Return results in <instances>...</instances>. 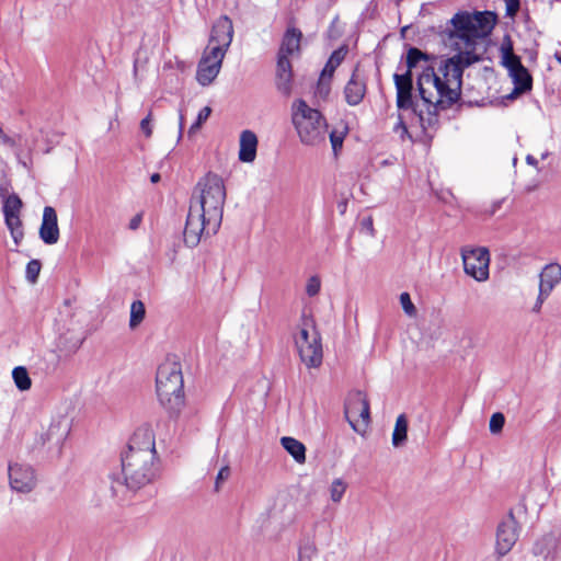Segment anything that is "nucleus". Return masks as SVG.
<instances>
[{"mask_svg": "<svg viewBox=\"0 0 561 561\" xmlns=\"http://www.w3.org/2000/svg\"><path fill=\"white\" fill-rule=\"evenodd\" d=\"M362 225L367 230H369L371 234L374 233V225H373V219L370 217L363 219Z\"/></svg>", "mask_w": 561, "mask_h": 561, "instance_id": "48", "label": "nucleus"}, {"mask_svg": "<svg viewBox=\"0 0 561 561\" xmlns=\"http://www.w3.org/2000/svg\"><path fill=\"white\" fill-rule=\"evenodd\" d=\"M321 288V282L318 276H311L306 285V293L309 297H313L319 294Z\"/></svg>", "mask_w": 561, "mask_h": 561, "instance_id": "39", "label": "nucleus"}, {"mask_svg": "<svg viewBox=\"0 0 561 561\" xmlns=\"http://www.w3.org/2000/svg\"><path fill=\"white\" fill-rule=\"evenodd\" d=\"M344 57H345V51H343V49L334 50L331 54L329 60L327 61L322 72H321V76L327 77L329 80H331L335 69L341 65Z\"/></svg>", "mask_w": 561, "mask_h": 561, "instance_id": "26", "label": "nucleus"}, {"mask_svg": "<svg viewBox=\"0 0 561 561\" xmlns=\"http://www.w3.org/2000/svg\"><path fill=\"white\" fill-rule=\"evenodd\" d=\"M0 146H4V147L11 148V149L16 147L15 139L8 136L1 127H0Z\"/></svg>", "mask_w": 561, "mask_h": 561, "instance_id": "44", "label": "nucleus"}, {"mask_svg": "<svg viewBox=\"0 0 561 561\" xmlns=\"http://www.w3.org/2000/svg\"><path fill=\"white\" fill-rule=\"evenodd\" d=\"M276 87L283 95H290L293 89V68L289 58L277 57Z\"/></svg>", "mask_w": 561, "mask_h": 561, "instance_id": "15", "label": "nucleus"}, {"mask_svg": "<svg viewBox=\"0 0 561 561\" xmlns=\"http://www.w3.org/2000/svg\"><path fill=\"white\" fill-rule=\"evenodd\" d=\"M463 270L478 282L489 278L490 253L486 248L462 250Z\"/></svg>", "mask_w": 561, "mask_h": 561, "instance_id": "6", "label": "nucleus"}, {"mask_svg": "<svg viewBox=\"0 0 561 561\" xmlns=\"http://www.w3.org/2000/svg\"><path fill=\"white\" fill-rule=\"evenodd\" d=\"M39 237L46 244H55L59 240L57 213L51 206H46L43 210Z\"/></svg>", "mask_w": 561, "mask_h": 561, "instance_id": "13", "label": "nucleus"}, {"mask_svg": "<svg viewBox=\"0 0 561 561\" xmlns=\"http://www.w3.org/2000/svg\"><path fill=\"white\" fill-rule=\"evenodd\" d=\"M122 472L128 490L137 491L159 476L154 434L149 426L135 431L127 450L122 455Z\"/></svg>", "mask_w": 561, "mask_h": 561, "instance_id": "3", "label": "nucleus"}, {"mask_svg": "<svg viewBox=\"0 0 561 561\" xmlns=\"http://www.w3.org/2000/svg\"><path fill=\"white\" fill-rule=\"evenodd\" d=\"M504 423L505 417L502 413L496 412L492 414L489 424L490 432L493 434L500 433L503 430Z\"/></svg>", "mask_w": 561, "mask_h": 561, "instance_id": "37", "label": "nucleus"}, {"mask_svg": "<svg viewBox=\"0 0 561 561\" xmlns=\"http://www.w3.org/2000/svg\"><path fill=\"white\" fill-rule=\"evenodd\" d=\"M299 559H300V561H302V552L301 551H300Z\"/></svg>", "mask_w": 561, "mask_h": 561, "instance_id": "55", "label": "nucleus"}, {"mask_svg": "<svg viewBox=\"0 0 561 561\" xmlns=\"http://www.w3.org/2000/svg\"><path fill=\"white\" fill-rule=\"evenodd\" d=\"M280 444L284 449L298 462L306 461V447L305 445L294 437H282Z\"/></svg>", "mask_w": 561, "mask_h": 561, "instance_id": "22", "label": "nucleus"}, {"mask_svg": "<svg viewBox=\"0 0 561 561\" xmlns=\"http://www.w3.org/2000/svg\"><path fill=\"white\" fill-rule=\"evenodd\" d=\"M557 548V539L552 534H548L539 538L534 547L533 553L537 557H541L543 560H547L551 556H553Z\"/></svg>", "mask_w": 561, "mask_h": 561, "instance_id": "21", "label": "nucleus"}, {"mask_svg": "<svg viewBox=\"0 0 561 561\" xmlns=\"http://www.w3.org/2000/svg\"><path fill=\"white\" fill-rule=\"evenodd\" d=\"M9 479L11 488L21 493H28L36 486L35 472L28 465H10Z\"/></svg>", "mask_w": 561, "mask_h": 561, "instance_id": "11", "label": "nucleus"}, {"mask_svg": "<svg viewBox=\"0 0 561 561\" xmlns=\"http://www.w3.org/2000/svg\"><path fill=\"white\" fill-rule=\"evenodd\" d=\"M230 476V468L228 466H225L222 467L217 477H216V482H215V490L216 491H219V488H220V483L222 481H225L226 479H228V477Z\"/></svg>", "mask_w": 561, "mask_h": 561, "instance_id": "42", "label": "nucleus"}, {"mask_svg": "<svg viewBox=\"0 0 561 561\" xmlns=\"http://www.w3.org/2000/svg\"><path fill=\"white\" fill-rule=\"evenodd\" d=\"M198 196H193L184 228V242L196 247L203 236L215 234L222 220L226 187L221 176L208 172L196 185Z\"/></svg>", "mask_w": 561, "mask_h": 561, "instance_id": "2", "label": "nucleus"}, {"mask_svg": "<svg viewBox=\"0 0 561 561\" xmlns=\"http://www.w3.org/2000/svg\"><path fill=\"white\" fill-rule=\"evenodd\" d=\"M547 153H542V159H546L547 158Z\"/></svg>", "mask_w": 561, "mask_h": 561, "instance_id": "54", "label": "nucleus"}, {"mask_svg": "<svg viewBox=\"0 0 561 561\" xmlns=\"http://www.w3.org/2000/svg\"><path fill=\"white\" fill-rule=\"evenodd\" d=\"M291 123L300 141L306 146L325 144L328 123L317 108L310 107L302 99L296 100L291 105Z\"/></svg>", "mask_w": 561, "mask_h": 561, "instance_id": "5", "label": "nucleus"}, {"mask_svg": "<svg viewBox=\"0 0 561 561\" xmlns=\"http://www.w3.org/2000/svg\"><path fill=\"white\" fill-rule=\"evenodd\" d=\"M301 362L308 368H317L322 364L323 352L319 332L312 334L310 344L297 348Z\"/></svg>", "mask_w": 561, "mask_h": 561, "instance_id": "12", "label": "nucleus"}, {"mask_svg": "<svg viewBox=\"0 0 561 561\" xmlns=\"http://www.w3.org/2000/svg\"><path fill=\"white\" fill-rule=\"evenodd\" d=\"M520 531L513 511L499 524L496 529V552L500 557L507 554L515 546Z\"/></svg>", "mask_w": 561, "mask_h": 561, "instance_id": "9", "label": "nucleus"}, {"mask_svg": "<svg viewBox=\"0 0 561 561\" xmlns=\"http://www.w3.org/2000/svg\"><path fill=\"white\" fill-rule=\"evenodd\" d=\"M180 136L182 135L183 125H184V115L180 113Z\"/></svg>", "mask_w": 561, "mask_h": 561, "instance_id": "52", "label": "nucleus"}, {"mask_svg": "<svg viewBox=\"0 0 561 561\" xmlns=\"http://www.w3.org/2000/svg\"><path fill=\"white\" fill-rule=\"evenodd\" d=\"M331 146L333 151L336 153L339 149L343 146L344 136L337 135L335 131H331L329 134Z\"/></svg>", "mask_w": 561, "mask_h": 561, "instance_id": "40", "label": "nucleus"}, {"mask_svg": "<svg viewBox=\"0 0 561 561\" xmlns=\"http://www.w3.org/2000/svg\"><path fill=\"white\" fill-rule=\"evenodd\" d=\"M503 51V65L507 68L508 72L516 71L519 67H524L520 58L513 53L512 46H502Z\"/></svg>", "mask_w": 561, "mask_h": 561, "instance_id": "28", "label": "nucleus"}, {"mask_svg": "<svg viewBox=\"0 0 561 561\" xmlns=\"http://www.w3.org/2000/svg\"><path fill=\"white\" fill-rule=\"evenodd\" d=\"M140 222H141V215H140V214H138V215L134 216V217L130 219V221H129V228H130L131 230H136V229L139 227Z\"/></svg>", "mask_w": 561, "mask_h": 561, "instance_id": "47", "label": "nucleus"}, {"mask_svg": "<svg viewBox=\"0 0 561 561\" xmlns=\"http://www.w3.org/2000/svg\"><path fill=\"white\" fill-rule=\"evenodd\" d=\"M84 336L82 335H70L64 334L59 337L58 347L61 352L67 355L75 354L83 344Z\"/></svg>", "mask_w": 561, "mask_h": 561, "instance_id": "23", "label": "nucleus"}, {"mask_svg": "<svg viewBox=\"0 0 561 561\" xmlns=\"http://www.w3.org/2000/svg\"><path fill=\"white\" fill-rule=\"evenodd\" d=\"M67 434H68L67 430H64L62 432H60L59 424H51L46 433V436H47V440H50L56 436V444H61Z\"/></svg>", "mask_w": 561, "mask_h": 561, "instance_id": "36", "label": "nucleus"}, {"mask_svg": "<svg viewBox=\"0 0 561 561\" xmlns=\"http://www.w3.org/2000/svg\"><path fill=\"white\" fill-rule=\"evenodd\" d=\"M330 83L331 80H329L327 77L320 76L317 84L316 95L322 100H327L331 91Z\"/></svg>", "mask_w": 561, "mask_h": 561, "instance_id": "35", "label": "nucleus"}, {"mask_svg": "<svg viewBox=\"0 0 561 561\" xmlns=\"http://www.w3.org/2000/svg\"><path fill=\"white\" fill-rule=\"evenodd\" d=\"M345 491H346L345 482L342 481L341 479H335L332 482L331 488H330L331 500L335 503H339L342 500Z\"/></svg>", "mask_w": 561, "mask_h": 561, "instance_id": "32", "label": "nucleus"}, {"mask_svg": "<svg viewBox=\"0 0 561 561\" xmlns=\"http://www.w3.org/2000/svg\"><path fill=\"white\" fill-rule=\"evenodd\" d=\"M146 309L145 305L140 300L133 301L130 306V318H129V327L131 329L137 328L142 320L145 319Z\"/></svg>", "mask_w": 561, "mask_h": 561, "instance_id": "30", "label": "nucleus"}, {"mask_svg": "<svg viewBox=\"0 0 561 561\" xmlns=\"http://www.w3.org/2000/svg\"><path fill=\"white\" fill-rule=\"evenodd\" d=\"M366 94V81L359 75L358 66L354 69L348 82L344 88L345 101L348 105H358Z\"/></svg>", "mask_w": 561, "mask_h": 561, "instance_id": "14", "label": "nucleus"}, {"mask_svg": "<svg viewBox=\"0 0 561 561\" xmlns=\"http://www.w3.org/2000/svg\"><path fill=\"white\" fill-rule=\"evenodd\" d=\"M554 58H556V60L561 65V54L556 53V54H554Z\"/></svg>", "mask_w": 561, "mask_h": 561, "instance_id": "53", "label": "nucleus"}, {"mask_svg": "<svg viewBox=\"0 0 561 561\" xmlns=\"http://www.w3.org/2000/svg\"><path fill=\"white\" fill-rule=\"evenodd\" d=\"M408 420L404 414L397 417L394 430L392 433V444L394 447L403 445L407 440Z\"/></svg>", "mask_w": 561, "mask_h": 561, "instance_id": "24", "label": "nucleus"}, {"mask_svg": "<svg viewBox=\"0 0 561 561\" xmlns=\"http://www.w3.org/2000/svg\"><path fill=\"white\" fill-rule=\"evenodd\" d=\"M233 38L232 21L227 15H221L213 25L208 46L206 48H219L226 55Z\"/></svg>", "mask_w": 561, "mask_h": 561, "instance_id": "10", "label": "nucleus"}, {"mask_svg": "<svg viewBox=\"0 0 561 561\" xmlns=\"http://www.w3.org/2000/svg\"><path fill=\"white\" fill-rule=\"evenodd\" d=\"M519 9V0H506L507 14L513 15Z\"/></svg>", "mask_w": 561, "mask_h": 561, "instance_id": "45", "label": "nucleus"}, {"mask_svg": "<svg viewBox=\"0 0 561 561\" xmlns=\"http://www.w3.org/2000/svg\"><path fill=\"white\" fill-rule=\"evenodd\" d=\"M510 75L513 78V83L515 85L514 91L510 95V98H513L514 94H522L531 90L533 77L525 66L519 67L516 71Z\"/></svg>", "mask_w": 561, "mask_h": 561, "instance_id": "19", "label": "nucleus"}, {"mask_svg": "<svg viewBox=\"0 0 561 561\" xmlns=\"http://www.w3.org/2000/svg\"><path fill=\"white\" fill-rule=\"evenodd\" d=\"M427 54L416 47H410L407 53V71H411L421 60H427Z\"/></svg>", "mask_w": 561, "mask_h": 561, "instance_id": "31", "label": "nucleus"}, {"mask_svg": "<svg viewBox=\"0 0 561 561\" xmlns=\"http://www.w3.org/2000/svg\"><path fill=\"white\" fill-rule=\"evenodd\" d=\"M224 58L219 48H205L196 71V80L199 84L208 85L217 78Z\"/></svg>", "mask_w": 561, "mask_h": 561, "instance_id": "8", "label": "nucleus"}, {"mask_svg": "<svg viewBox=\"0 0 561 561\" xmlns=\"http://www.w3.org/2000/svg\"><path fill=\"white\" fill-rule=\"evenodd\" d=\"M12 377L15 382V386L21 391L28 390L32 386L31 378L25 367L18 366L12 371Z\"/></svg>", "mask_w": 561, "mask_h": 561, "instance_id": "29", "label": "nucleus"}, {"mask_svg": "<svg viewBox=\"0 0 561 561\" xmlns=\"http://www.w3.org/2000/svg\"><path fill=\"white\" fill-rule=\"evenodd\" d=\"M4 222L10 230L14 243L18 245L24 237L20 215L4 216Z\"/></svg>", "mask_w": 561, "mask_h": 561, "instance_id": "25", "label": "nucleus"}, {"mask_svg": "<svg viewBox=\"0 0 561 561\" xmlns=\"http://www.w3.org/2000/svg\"><path fill=\"white\" fill-rule=\"evenodd\" d=\"M539 276V291L542 295H550L553 288L561 282V265L558 263L547 264Z\"/></svg>", "mask_w": 561, "mask_h": 561, "instance_id": "17", "label": "nucleus"}, {"mask_svg": "<svg viewBox=\"0 0 561 561\" xmlns=\"http://www.w3.org/2000/svg\"><path fill=\"white\" fill-rule=\"evenodd\" d=\"M314 332H318V331L316 329L312 318H310L304 313L301 316V323H300L299 331L294 336L296 347L298 348L306 344H310L312 334Z\"/></svg>", "mask_w": 561, "mask_h": 561, "instance_id": "20", "label": "nucleus"}, {"mask_svg": "<svg viewBox=\"0 0 561 561\" xmlns=\"http://www.w3.org/2000/svg\"><path fill=\"white\" fill-rule=\"evenodd\" d=\"M549 297V295H542L541 291H539L538 294V297H537V300H536V304L535 306L533 307V311L534 312H539V310L541 309V306L543 304V301Z\"/></svg>", "mask_w": 561, "mask_h": 561, "instance_id": "46", "label": "nucleus"}, {"mask_svg": "<svg viewBox=\"0 0 561 561\" xmlns=\"http://www.w3.org/2000/svg\"><path fill=\"white\" fill-rule=\"evenodd\" d=\"M210 114H211V108L209 106L203 107L198 112L196 121L191 125V127L188 129V135L192 136L193 134H195L201 128L203 123H205L208 119Z\"/></svg>", "mask_w": 561, "mask_h": 561, "instance_id": "33", "label": "nucleus"}, {"mask_svg": "<svg viewBox=\"0 0 561 561\" xmlns=\"http://www.w3.org/2000/svg\"><path fill=\"white\" fill-rule=\"evenodd\" d=\"M42 264L38 260H31L25 270V277L30 283H35L38 278Z\"/></svg>", "mask_w": 561, "mask_h": 561, "instance_id": "34", "label": "nucleus"}, {"mask_svg": "<svg viewBox=\"0 0 561 561\" xmlns=\"http://www.w3.org/2000/svg\"><path fill=\"white\" fill-rule=\"evenodd\" d=\"M394 133L400 134V138L403 140L407 136H409L408 127L402 118L401 115H399V121L393 127Z\"/></svg>", "mask_w": 561, "mask_h": 561, "instance_id": "43", "label": "nucleus"}, {"mask_svg": "<svg viewBox=\"0 0 561 561\" xmlns=\"http://www.w3.org/2000/svg\"><path fill=\"white\" fill-rule=\"evenodd\" d=\"M23 203L19 195L12 193L3 198V216L21 215Z\"/></svg>", "mask_w": 561, "mask_h": 561, "instance_id": "27", "label": "nucleus"}, {"mask_svg": "<svg viewBox=\"0 0 561 561\" xmlns=\"http://www.w3.org/2000/svg\"><path fill=\"white\" fill-rule=\"evenodd\" d=\"M344 415L355 432H359L356 425L359 420L365 426L368 425L370 420L369 402L363 391L355 390L348 393L344 404Z\"/></svg>", "mask_w": 561, "mask_h": 561, "instance_id": "7", "label": "nucleus"}, {"mask_svg": "<svg viewBox=\"0 0 561 561\" xmlns=\"http://www.w3.org/2000/svg\"><path fill=\"white\" fill-rule=\"evenodd\" d=\"M502 206V201H496L492 204L491 209L488 211L490 216L494 215Z\"/></svg>", "mask_w": 561, "mask_h": 561, "instance_id": "49", "label": "nucleus"}, {"mask_svg": "<svg viewBox=\"0 0 561 561\" xmlns=\"http://www.w3.org/2000/svg\"><path fill=\"white\" fill-rule=\"evenodd\" d=\"M161 176L159 173H153L151 176H150V181L152 183H158L160 181Z\"/></svg>", "mask_w": 561, "mask_h": 561, "instance_id": "51", "label": "nucleus"}, {"mask_svg": "<svg viewBox=\"0 0 561 561\" xmlns=\"http://www.w3.org/2000/svg\"><path fill=\"white\" fill-rule=\"evenodd\" d=\"M526 162L529 164V165H534V167H537L538 164V161L535 157H533L531 154H528L526 157Z\"/></svg>", "mask_w": 561, "mask_h": 561, "instance_id": "50", "label": "nucleus"}, {"mask_svg": "<svg viewBox=\"0 0 561 561\" xmlns=\"http://www.w3.org/2000/svg\"><path fill=\"white\" fill-rule=\"evenodd\" d=\"M157 396L171 417H178L185 403L184 381L180 363H162L156 376Z\"/></svg>", "mask_w": 561, "mask_h": 561, "instance_id": "4", "label": "nucleus"}, {"mask_svg": "<svg viewBox=\"0 0 561 561\" xmlns=\"http://www.w3.org/2000/svg\"><path fill=\"white\" fill-rule=\"evenodd\" d=\"M151 122H152L151 113H149L140 122V129L145 134L146 137H150L152 135Z\"/></svg>", "mask_w": 561, "mask_h": 561, "instance_id": "41", "label": "nucleus"}, {"mask_svg": "<svg viewBox=\"0 0 561 561\" xmlns=\"http://www.w3.org/2000/svg\"><path fill=\"white\" fill-rule=\"evenodd\" d=\"M257 137L249 129L240 135L239 160L241 162H253L256 158Z\"/></svg>", "mask_w": 561, "mask_h": 561, "instance_id": "18", "label": "nucleus"}, {"mask_svg": "<svg viewBox=\"0 0 561 561\" xmlns=\"http://www.w3.org/2000/svg\"><path fill=\"white\" fill-rule=\"evenodd\" d=\"M400 304L402 306V309L403 311L412 317V316H415L416 313V308L415 306L413 305L412 300H411V297L408 293H402L400 295Z\"/></svg>", "mask_w": 561, "mask_h": 561, "instance_id": "38", "label": "nucleus"}, {"mask_svg": "<svg viewBox=\"0 0 561 561\" xmlns=\"http://www.w3.org/2000/svg\"><path fill=\"white\" fill-rule=\"evenodd\" d=\"M302 39V32L295 27H287L282 38L280 47L277 53V57L289 58L294 54L300 53V43Z\"/></svg>", "mask_w": 561, "mask_h": 561, "instance_id": "16", "label": "nucleus"}, {"mask_svg": "<svg viewBox=\"0 0 561 561\" xmlns=\"http://www.w3.org/2000/svg\"><path fill=\"white\" fill-rule=\"evenodd\" d=\"M497 22L493 11L460 10L439 25L437 35L449 46L458 49L451 57L439 59L435 66L426 67L419 76V94L426 105V113L417 108L413 101V78L411 71L393 76L399 110H412L419 117L424 134L428 137L437 129L439 111H446L461 98L462 75L466 68L480 61L471 50L478 39L488 37Z\"/></svg>", "mask_w": 561, "mask_h": 561, "instance_id": "1", "label": "nucleus"}]
</instances>
